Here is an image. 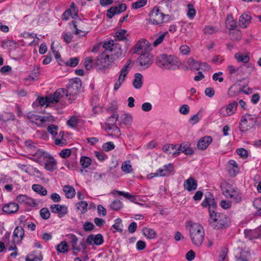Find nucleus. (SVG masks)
Returning a JSON list of instances; mask_svg holds the SVG:
<instances>
[{
  "label": "nucleus",
  "mask_w": 261,
  "mask_h": 261,
  "mask_svg": "<svg viewBox=\"0 0 261 261\" xmlns=\"http://www.w3.org/2000/svg\"><path fill=\"white\" fill-rule=\"evenodd\" d=\"M255 119L252 115L249 114L244 115L240 122V130L245 132L251 129L255 125Z\"/></svg>",
  "instance_id": "f8f14e48"
},
{
  "label": "nucleus",
  "mask_w": 261,
  "mask_h": 261,
  "mask_svg": "<svg viewBox=\"0 0 261 261\" xmlns=\"http://www.w3.org/2000/svg\"><path fill=\"white\" fill-rule=\"evenodd\" d=\"M24 232L21 226H17L13 231V242L14 244L19 243L23 238Z\"/></svg>",
  "instance_id": "b1692460"
},
{
  "label": "nucleus",
  "mask_w": 261,
  "mask_h": 261,
  "mask_svg": "<svg viewBox=\"0 0 261 261\" xmlns=\"http://www.w3.org/2000/svg\"><path fill=\"white\" fill-rule=\"evenodd\" d=\"M121 223V220L120 218L116 219L115 220V224L112 226L111 228L113 232L115 233L116 231H122V229L120 228Z\"/></svg>",
  "instance_id": "864d4df0"
},
{
  "label": "nucleus",
  "mask_w": 261,
  "mask_h": 261,
  "mask_svg": "<svg viewBox=\"0 0 261 261\" xmlns=\"http://www.w3.org/2000/svg\"><path fill=\"white\" fill-rule=\"evenodd\" d=\"M165 172L164 169L160 168L156 172L151 173L148 175V178H152L154 177H159V176H166L165 175Z\"/></svg>",
  "instance_id": "5fc2aeb1"
},
{
  "label": "nucleus",
  "mask_w": 261,
  "mask_h": 261,
  "mask_svg": "<svg viewBox=\"0 0 261 261\" xmlns=\"http://www.w3.org/2000/svg\"><path fill=\"white\" fill-rule=\"evenodd\" d=\"M222 194L227 198H230L235 203H240L242 201V193L236 187L227 184L221 185Z\"/></svg>",
  "instance_id": "6e6552de"
},
{
  "label": "nucleus",
  "mask_w": 261,
  "mask_h": 261,
  "mask_svg": "<svg viewBox=\"0 0 261 261\" xmlns=\"http://www.w3.org/2000/svg\"><path fill=\"white\" fill-rule=\"evenodd\" d=\"M113 62L110 55L105 50L94 61V67L98 72H105Z\"/></svg>",
  "instance_id": "1a4fd4ad"
},
{
  "label": "nucleus",
  "mask_w": 261,
  "mask_h": 261,
  "mask_svg": "<svg viewBox=\"0 0 261 261\" xmlns=\"http://www.w3.org/2000/svg\"><path fill=\"white\" fill-rule=\"evenodd\" d=\"M155 63L158 66L164 70H175L180 64L176 57L166 54L158 56L155 59Z\"/></svg>",
  "instance_id": "f03ea898"
},
{
  "label": "nucleus",
  "mask_w": 261,
  "mask_h": 261,
  "mask_svg": "<svg viewBox=\"0 0 261 261\" xmlns=\"http://www.w3.org/2000/svg\"><path fill=\"white\" fill-rule=\"evenodd\" d=\"M61 92L63 93L62 90H57L53 95L50 96L38 97L36 102L41 106H46V107L48 106L50 103H57L60 100L59 95L61 94Z\"/></svg>",
  "instance_id": "9b49d317"
},
{
  "label": "nucleus",
  "mask_w": 261,
  "mask_h": 261,
  "mask_svg": "<svg viewBox=\"0 0 261 261\" xmlns=\"http://www.w3.org/2000/svg\"><path fill=\"white\" fill-rule=\"evenodd\" d=\"M208 223L214 229H220L227 227L230 224L229 218L223 213L211 212L209 214Z\"/></svg>",
  "instance_id": "20e7f679"
},
{
  "label": "nucleus",
  "mask_w": 261,
  "mask_h": 261,
  "mask_svg": "<svg viewBox=\"0 0 261 261\" xmlns=\"http://www.w3.org/2000/svg\"><path fill=\"white\" fill-rule=\"evenodd\" d=\"M62 37L64 41L68 44L71 42L73 36L70 32H64L62 33Z\"/></svg>",
  "instance_id": "338daca9"
},
{
  "label": "nucleus",
  "mask_w": 261,
  "mask_h": 261,
  "mask_svg": "<svg viewBox=\"0 0 261 261\" xmlns=\"http://www.w3.org/2000/svg\"><path fill=\"white\" fill-rule=\"evenodd\" d=\"M123 206L122 202L119 200H115L110 205V208L114 211H118Z\"/></svg>",
  "instance_id": "de8ad7c7"
},
{
  "label": "nucleus",
  "mask_w": 261,
  "mask_h": 261,
  "mask_svg": "<svg viewBox=\"0 0 261 261\" xmlns=\"http://www.w3.org/2000/svg\"><path fill=\"white\" fill-rule=\"evenodd\" d=\"M43 256L40 251H34L27 256L25 261H41Z\"/></svg>",
  "instance_id": "2f4dec72"
},
{
  "label": "nucleus",
  "mask_w": 261,
  "mask_h": 261,
  "mask_svg": "<svg viewBox=\"0 0 261 261\" xmlns=\"http://www.w3.org/2000/svg\"><path fill=\"white\" fill-rule=\"evenodd\" d=\"M40 215L42 219L47 220L50 217V213L47 207H43L40 210Z\"/></svg>",
  "instance_id": "052dcab7"
},
{
  "label": "nucleus",
  "mask_w": 261,
  "mask_h": 261,
  "mask_svg": "<svg viewBox=\"0 0 261 261\" xmlns=\"http://www.w3.org/2000/svg\"><path fill=\"white\" fill-rule=\"evenodd\" d=\"M103 242V236L100 233L96 235L91 234L86 239V242L89 245H96L99 246L102 244Z\"/></svg>",
  "instance_id": "6ab92c4d"
},
{
  "label": "nucleus",
  "mask_w": 261,
  "mask_h": 261,
  "mask_svg": "<svg viewBox=\"0 0 261 261\" xmlns=\"http://www.w3.org/2000/svg\"><path fill=\"white\" fill-rule=\"evenodd\" d=\"M248 67L246 65L236 67L232 65H229L227 68L228 78L233 81L238 80V77L241 78L240 81L244 80V76H248L251 73V72L248 71Z\"/></svg>",
  "instance_id": "39448f33"
},
{
  "label": "nucleus",
  "mask_w": 261,
  "mask_h": 261,
  "mask_svg": "<svg viewBox=\"0 0 261 261\" xmlns=\"http://www.w3.org/2000/svg\"><path fill=\"white\" fill-rule=\"evenodd\" d=\"M234 58L239 62H243L244 63H248L250 60V58L248 55H243L239 53H236L234 55Z\"/></svg>",
  "instance_id": "37998d69"
},
{
  "label": "nucleus",
  "mask_w": 261,
  "mask_h": 261,
  "mask_svg": "<svg viewBox=\"0 0 261 261\" xmlns=\"http://www.w3.org/2000/svg\"><path fill=\"white\" fill-rule=\"evenodd\" d=\"M46 154H48V153L38 149L34 154H33V156H34L33 160L37 162L41 160L42 157L45 159L46 158Z\"/></svg>",
  "instance_id": "49530a36"
},
{
  "label": "nucleus",
  "mask_w": 261,
  "mask_h": 261,
  "mask_svg": "<svg viewBox=\"0 0 261 261\" xmlns=\"http://www.w3.org/2000/svg\"><path fill=\"white\" fill-rule=\"evenodd\" d=\"M181 152H184L186 155H191L194 153V151L190 147V145L188 143H184L179 146H176V150L173 152V157L177 156Z\"/></svg>",
  "instance_id": "f3484780"
},
{
  "label": "nucleus",
  "mask_w": 261,
  "mask_h": 261,
  "mask_svg": "<svg viewBox=\"0 0 261 261\" xmlns=\"http://www.w3.org/2000/svg\"><path fill=\"white\" fill-rule=\"evenodd\" d=\"M69 240V243L71 244L72 249L77 251L81 250V248L77 245L78 238L74 234L69 233L66 236Z\"/></svg>",
  "instance_id": "c85d7f7f"
},
{
  "label": "nucleus",
  "mask_w": 261,
  "mask_h": 261,
  "mask_svg": "<svg viewBox=\"0 0 261 261\" xmlns=\"http://www.w3.org/2000/svg\"><path fill=\"white\" fill-rule=\"evenodd\" d=\"M19 208V205L15 202H9L5 204L3 207V211L7 214L16 213Z\"/></svg>",
  "instance_id": "bb28decb"
},
{
  "label": "nucleus",
  "mask_w": 261,
  "mask_h": 261,
  "mask_svg": "<svg viewBox=\"0 0 261 261\" xmlns=\"http://www.w3.org/2000/svg\"><path fill=\"white\" fill-rule=\"evenodd\" d=\"M147 4V0H138L132 4V7L134 9L140 8Z\"/></svg>",
  "instance_id": "bf43d9fd"
},
{
  "label": "nucleus",
  "mask_w": 261,
  "mask_h": 261,
  "mask_svg": "<svg viewBox=\"0 0 261 261\" xmlns=\"http://www.w3.org/2000/svg\"><path fill=\"white\" fill-rule=\"evenodd\" d=\"M121 170L126 173H129L132 172L133 169L130 161L128 160L122 163Z\"/></svg>",
  "instance_id": "c03bdc74"
},
{
  "label": "nucleus",
  "mask_w": 261,
  "mask_h": 261,
  "mask_svg": "<svg viewBox=\"0 0 261 261\" xmlns=\"http://www.w3.org/2000/svg\"><path fill=\"white\" fill-rule=\"evenodd\" d=\"M44 168L48 171L52 172L57 168L56 160L49 154H46Z\"/></svg>",
  "instance_id": "aec40b11"
},
{
  "label": "nucleus",
  "mask_w": 261,
  "mask_h": 261,
  "mask_svg": "<svg viewBox=\"0 0 261 261\" xmlns=\"http://www.w3.org/2000/svg\"><path fill=\"white\" fill-rule=\"evenodd\" d=\"M189 226V236L193 244L196 247H200L204 241L205 232L203 226L198 223L188 224Z\"/></svg>",
  "instance_id": "7ed1b4c3"
},
{
  "label": "nucleus",
  "mask_w": 261,
  "mask_h": 261,
  "mask_svg": "<svg viewBox=\"0 0 261 261\" xmlns=\"http://www.w3.org/2000/svg\"><path fill=\"white\" fill-rule=\"evenodd\" d=\"M80 163L82 167L85 169L90 166L91 164V160L90 158L84 156L81 157L80 160Z\"/></svg>",
  "instance_id": "3c124183"
},
{
  "label": "nucleus",
  "mask_w": 261,
  "mask_h": 261,
  "mask_svg": "<svg viewBox=\"0 0 261 261\" xmlns=\"http://www.w3.org/2000/svg\"><path fill=\"white\" fill-rule=\"evenodd\" d=\"M16 200L20 204H23L26 207H37L40 201L38 200L33 199L26 195L20 194L16 198Z\"/></svg>",
  "instance_id": "4468645a"
},
{
  "label": "nucleus",
  "mask_w": 261,
  "mask_h": 261,
  "mask_svg": "<svg viewBox=\"0 0 261 261\" xmlns=\"http://www.w3.org/2000/svg\"><path fill=\"white\" fill-rule=\"evenodd\" d=\"M80 120L75 116L71 117L67 122V125L72 128H75L79 123Z\"/></svg>",
  "instance_id": "6e6d98bb"
},
{
  "label": "nucleus",
  "mask_w": 261,
  "mask_h": 261,
  "mask_svg": "<svg viewBox=\"0 0 261 261\" xmlns=\"http://www.w3.org/2000/svg\"><path fill=\"white\" fill-rule=\"evenodd\" d=\"M105 129L109 135L115 138H118L121 135L120 129L116 125L105 126Z\"/></svg>",
  "instance_id": "c756f323"
},
{
  "label": "nucleus",
  "mask_w": 261,
  "mask_h": 261,
  "mask_svg": "<svg viewBox=\"0 0 261 261\" xmlns=\"http://www.w3.org/2000/svg\"><path fill=\"white\" fill-rule=\"evenodd\" d=\"M40 68L37 66H35L33 70L30 75V78L32 80H34L35 78L37 77L39 75Z\"/></svg>",
  "instance_id": "774afa93"
},
{
  "label": "nucleus",
  "mask_w": 261,
  "mask_h": 261,
  "mask_svg": "<svg viewBox=\"0 0 261 261\" xmlns=\"http://www.w3.org/2000/svg\"><path fill=\"white\" fill-rule=\"evenodd\" d=\"M82 86V82L80 78L75 77L71 79L68 83L66 89L60 88L58 90H62L63 93L59 96L61 99H67L69 103L72 102L75 99V96L77 94Z\"/></svg>",
  "instance_id": "f257e3e1"
},
{
  "label": "nucleus",
  "mask_w": 261,
  "mask_h": 261,
  "mask_svg": "<svg viewBox=\"0 0 261 261\" xmlns=\"http://www.w3.org/2000/svg\"><path fill=\"white\" fill-rule=\"evenodd\" d=\"M170 19V15L164 14L158 7H154L149 13V21L153 25L161 26Z\"/></svg>",
  "instance_id": "0eeeda50"
},
{
  "label": "nucleus",
  "mask_w": 261,
  "mask_h": 261,
  "mask_svg": "<svg viewBox=\"0 0 261 261\" xmlns=\"http://www.w3.org/2000/svg\"><path fill=\"white\" fill-rule=\"evenodd\" d=\"M115 145L112 142H108L105 143L102 145V149L105 151H109L115 148Z\"/></svg>",
  "instance_id": "680f3d73"
},
{
  "label": "nucleus",
  "mask_w": 261,
  "mask_h": 261,
  "mask_svg": "<svg viewBox=\"0 0 261 261\" xmlns=\"http://www.w3.org/2000/svg\"><path fill=\"white\" fill-rule=\"evenodd\" d=\"M187 16L189 19L192 20L194 18L196 15V11L195 9L194 8V6L192 4H188L187 5Z\"/></svg>",
  "instance_id": "09e8293b"
},
{
  "label": "nucleus",
  "mask_w": 261,
  "mask_h": 261,
  "mask_svg": "<svg viewBox=\"0 0 261 261\" xmlns=\"http://www.w3.org/2000/svg\"><path fill=\"white\" fill-rule=\"evenodd\" d=\"M225 24L226 28L228 29L229 31L238 28L237 22L234 19L231 14L227 15L225 21Z\"/></svg>",
  "instance_id": "7c9ffc66"
},
{
  "label": "nucleus",
  "mask_w": 261,
  "mask_h": 261,
  "mask_svg": "<svg viewBox=\"0 0 261 261\" xmlns=\"http://www.w3.org/2000/svg\"><path fill=\"white\" fill-rule=\"evenodd\" d=\"M163 168L164 169L165 172V175L166 176L170 175L173 173V165L171 163L165 165Z\"/></svg>",
  "instance_id": "69168bd1"
},
{
  "label": "nucleus",
  "mask_w": 261,
  "mask_h": 261,
  "mask_svg": "<svg viewBox=\"0 0 261 261\" xmlns=\"http://www.w3.org/2000/svg\"><path fill=\"white\" fill-rule=\"evenodd\" d=\"M140 65L144 69L148 68L153 63V56L148 53H145L138 58Z\"/></svg>",
  "instance_id": "dca6fc26"
},
{
  "label": "nucleus",
  "mask_w": 261,
  "mask_h": 261,
  "mask_svg": "<svg viewBox=\"0 0 261 261\" xmlns=\"http://www.w3.org/2000/svg\"><path fill=\"white\" fill-rule=\"evenodd\" d=\"M102 47L107 54L110 55V57L112 58L113 61L124 56L121 45L119 43L115 42L113 40L105 41L103 43Z\"/></svg>",
  "instance_id": "423d86ee"
},
{
  "label": "nucleus",
  "mask_w": 261,
  "mask_h": 261,
  "mask_svg": "<svg viewBox=\"0 0 261 261\" xmlns=\"http://www.w3.org/2000/svg\"><path fill=\"white\" fill-rule=\"evenodd\" d=\"M213 141V138L210 136H206L201 138L197 142V147L201 150H205Z\"/></svg>",
  "instance_id": "5701e85b"
},
{
  "label": "nucleus",
  "mask_w": 261,
  "mask_h": 261,
  "mask_svg": "<svg viewBox=\"0 0 261 261\" xmlns=\"http://www.w3.org/2000/svg\"><path fill=\"white\" fill-rule=\"evenodd\" d=\"M238 103L234 100L230 102L228 105L222 107L219 110V115L221 117L230 116L236 113Z\"/></svg>",
  "instance_id": "ddd939ff"
},
{
  "label": "nucleus",
  "mask_w": 261,
  "mask_h": 261,
  "mask_svg": "<svg viewBox=\"0 0 261 261\" xmlns=\"http://www.w3.org/2000/svg\"><path fill=\"white\" fill-rule=\"evenodd\" d=\"M143 234L149 239H154L156 237V233L154 229L150 228H144L143 230Z\"/></svg>",
  "instance_id": "58836bf2"
},
{
  "label": "nucleus",
  "mask_w": 261,
  "mask_h": 261,
  "mask_svg": "<svg viewBox=\"0 0 261 261\" xmlns=\"http://www.w3.org/2000/svg\"><path fill=\"white\" fill-rule=\"evenodd\" d=\"M88 203L85 201H81L76 203L75 207L77 210L80 211L82 214L87 211Z\"/></svg>",
  "instance_id": "79ce46f5"
},
{
  "label": "nucleus",
  "mask_w": 261,
  "mask_h": 261,
  "mask_svg": "<svg viewBox=\"0 0 261 261\" xmlns=\"http://www.w3.org/2000/svg\"><path fill=\"white\" fill-rule=\"evenodd\" d=\"M168 34L167 32H164V33L160 35L157 38L153 41V45L154 47L157 46L159 44H160L164 40L165 38L166 35Z\"/></svg>",
  "instance_id": "13d9d810"
},
{
  "label": "nucleus",
  "mask_w": 261,
  "mask_h": 261,
  "mask_svg": "<svg viewBox=\"0 0 261 261\" xmlns=\"http://www.w3.org/2000/svg\"><path fill=\"white\" fill-rule=\"evenodd\" d=\"M112 193L114 195L116 194H118L119 196H123V197L129 200L131 202H134L135 203L138 204L139 205H143L142 203L138 202H136V196L130 194L128 192L120 191L115 190L112 192Z\"/></svg>",
  "instance_id": "cd10ccee"
},
{
  "label": "nucleus",
  "mask_w": 261,
  "mask_h": 261,
  "mask_svg": "<svg viewBox=\"0 0 261 261\" xmlns=\"http://www.w3.org/2000/svg\"><path fill=\"white\" fill-rule=\"evenodd\" d=\"M252 17L247 13L243 14L239 18V26L242 28H246L251 22Z\"/></svg>",
  "instance_id": "a878e982"
},
{
  "label": "nucleus",
  "mask_w": 261,
  "mask_h": 261,
  "mask_svg": "<svg viewBox=\"0 0 261 261\" xmlns=\"http://www.w3.org/2000/svg\"><path fill=\"white\" fill-rule=\"evenodd\" d=\"M126 31L125 30L121 29L116 33L115 37L119 40H124L126 39Z\"/></svg>",
  "instance_id": "e2e57ef3"
},
{
  "label": "nucleus",
  "mask_w": 261,
  "mask_h": 261,
  "mask_svg": "<svg viewBox=\"0 0 261 261\" xmlns=\"http://www.w3.org/2000/svg\"><path fill=\"white\" fill-rule=\"evenodd\" d=\"M50 209L53 213L57 214L60 218L65 216L68 213V207L65 205L54 204L50 205Z\"/></svg>",
  "instance_id": "a211bd4d"
},
{
  "label": "nucleus",
  "mask_w": 261,
  "mask_h": 261,
  "mask_svg": "<svg viewBox=\"0 0 261 261\" xmlns=\"http://www.w3.org/2000/svg\"><path fill=\"white\" fill-rule=\"evenodd\" d=\"M119 116L116 113L113 114L107 120L106 126L116 125L115 123L118 119Z\"/></svg>",
  "instance_id": "a18cd8bd"
},
{
  "label": "nucleus",
  "mask_w": 261,
  "mask_h": 261,
  "mask_svg": "<svg viewBox=\"0 0 261 261\" xmlns=\"http://www.w3.org/2000/svg\"><path fill=\"white\" fill-rule=\"evenodd\" d=\"M133 85L136 89H140L143 85V75L140 73H136L134 75Z\"/></svg>",
  "instance_id": "473e14b6"
},
{
  "label": "nucleus",
  "mask_w": 261,
  "mask_h": 261,
  "mask_svg": "<svg viewBox=\"0 0 261 261\" xmlns=\"http://www.w3.org/2000/svg\"><path fill=\"white\" fill-rule=\"evenodd\" d=\"M65 196L67 198H72L74 197L76 193L74 188L70 185H65L63 188Z\"/></svg>",
  "instance_id": "f704fd0d"
},
{
  "label": "nucleus",
  "mask_w": 261,
  "mask_h": 261,
  "mask_svg": "<svg viewBox=\"0 0 261 261\" xmlns=\"http://www.w3.org/2000/svg\"><path fill=\"white\" fill-rule=\"evenodd\" d=\"M187 64L189 68L192 70H199L201 66V63L199 61L195 60L193 58H190L188 59L187 61Z\"/></svg>",
  "instance_id": "c9c22d12"
},
{
  "label": "nucleus",
  "mask_w": 261,
  "mask_h": 261,
  "mask_svg": "<svg viewBox=\"0 0 261 261\" xmlns=\"http://www.w3.org/2000/svg\"><path fill=\"white\" fill-rule=\"evenodd\" d=\"M203 207H208L209 214L211 212H215L214 210L217 207V203L214 196L210 192L205 194L204 199L201 204Z\"/></svg>",
  "instance_id": "2eb2a0df"
},
{
  "label": "nucleus",
  "mask_w": 261,
  "mask_h": 261,
  "mask_svg": "<svg viewBox=\"0 0 261 261\" xmlns=\"http://www.w3.org/2000/svg\"><path fill=\"white\" fill-rule=\"evenodd\" d=\"M229 35L230 39L234 41H238L242 38L241 32L238 28L229 31Z\"/></svg>",
  "instance_id": "e433bc0d"
},
{
  "label": "nucleus",
  "mask_w": 261,
  "mask_h": 261,
  "mask_svg": "<svg viewBox=\"0 0 261 261\" xmlns=\"http://www.w3.org/2000/svg\"><path fill=\"white\" fill-rule=\"evenodd\" d=\"M58 127L54 124L49 125L47 127V131L53 137L56 136L58 134Z\"/></svg>",
  "instance_id": "0e129e2a"
},
{
  "label": "nucleus",
  "mask_w": 261,
  "mask_h": 261,
  "mask_svg": "<svg viewBox=\"0 0 261 261\" xmlns=\"http://www.w3.org/2000/svg\"><path fill=\"white\" fill-rule=\"evenodd\" d=\"M184 187L188 191H194L197 188V181L195 178L190 177L185 181Z\"/></svg>",
  "instance_id": "393cba45"
},
{
  "label": "nucleus",
  "mask_w": 261,
  "mask_h": 261,
  "mask_svg": "<svg viewBox=\"0 0 261 261\" xmlns=\"http://www.w3.org/2000/svg\"><path fill=\"white\" fill-rule=\"evenodd\" d=\"M151 44L146 39H142L138 41L134 48V53H138L141 50H150Z\"/></svg>",
  "instance_id": "4be33fe9"
},
{
  "label": "nucleus",
  "mask_w": 261,
  "mask_h": 261,
  "mask_svg": "<svg viewBox=\"0 0 261 261\" xmlns=\"http://www.w3.org/2000/svg\"><path fill=\"white\" fill-rule=\"evenodd\" d=\"M55 121V117L50 114L48 113L45 116H41L40 122H36V124L38 126H41L44 123L53 122Z\"/></svg>",
  "instance_id": "72a5a7b5"
},
{
  "label": "nucleus",
  "mask_w": 261,
  "mask_h": 261,
  "mask_svg": "<svg viewBox=\"0 0 261 261\" xmlns=\"http://www.w3.org/2000/svg\"><path fill=\"white\" fill-rule=\"evenodd\" d=\"M79 62V58L77 57H73L69 59L65 62V65L70 67H75Z\"/></svg>",
  "instance_id": "4d7b16f0"
},
{
  "label": "nucleus",
  "mask_w": 261,
  "mask_h": 261,
  "mask_svg": "<svg viewBox=\"0 0 261 261\" xmlns=\"http://www.w3.org/2000/svg\"><path fill=\"white\" fill-rule=\"evenodd\" d=\"M33 190L41 196H45L47 195L46 189L40 185L35 184L32 187Z\"/></svg>",
  "instance_id": "ea45409f"
},
{
  "label": "nucleus",
  "mask_w": 261,
  "mask_h": 261,
  "mask_svg": "<svg viewBox=\"0 0 261 261\" xmlns=\"http://www.w3.org/2000/svg\"><path fill=\"white\" fill-rule=\"evenodd\" d=\"M126 9V5L125 4H121L118 7H112L110 8L107 13L108 18H111L113 16L117 14L124 12Z\"/></svg>",
  "instance_id": "412c9836"
},
{
  "label": "nucleus",
  "mask_w": 261,
  "mask_h": 261,
  "mask_svg": "<svg viewBox=\"0 0 261 261\" xmlns=\"http://www.w3.org/2000/svg\"><path fill=\"white\" fill-rule=\"evenodd\" d=\"M131 63V60H128L121 69L119 77L114 84V90L115 91H117L124 81L126 75L132 68Z\"/></svg>",
  "instance_id": "9d476101"
},
{
  "label": "nucleus",
  "mask_w": 261,
  "mask_h": 261,
  "mask_svg": "<svg viewBox=\"0 0 261 261\" xmlns=\"http://www.w3.org/2000/svg\"><path fill=\"white\" fill-rule=\"evenodd\" d=\"M120 119L121 120L120 123L126 126H129L133 121L131 115L128 114H122L120 117Z\"/></svg>",
  "instance_id": "4c0bfd02"
},
{
  "label": "nucleus",
  "mask_w": 261,
  "mask_h": 261,
  "mask_svg": "<svg viewBox=\"0 0 261 261\" xmlns=\"http://www.w3.org/2000/svg\"><path fill=\"white\" fill-rule=\"evenodd\" d=\"M84 65L87 70L91 69L93 66H94V62L93 61L92 57H87L84 62Z\"/></svg>",
  "instance_id": "8fccbe9b"
},
{
  "label": "nucleus",
  "mask_w": 261,
  "mask_h": 261,
  "mask_svg": "<svg viewBox=\"0 0 261 261\" xmlns=\"http://www.w3.org/2000/svg\"><path fill=\"white\" fill-rule=\"evenodd\" d=\"M174 150H176V146L173 145V144H166L163 147V150L164 152L167 153L168 154H173V151ZM173 157V155H172Z\"/></svg>",
  "instance_id": "603ef678"
},
{
  "label": "nucleus",
  "mask_w": 261,
  "mask_h": 261,
  "mask_svg": "<svg viewBox=\"0 0 261 261\" xmlns=\"http://www.w3.org/2000/svg\"><path fill=\"white\" fill-rule=\"evenodd\" d=\"M56 248L58 253H65L68 251L69 247L66 242L62 241Z\"/></svg>",
  "instance_id": "a19ab883"
}]
</instances>
